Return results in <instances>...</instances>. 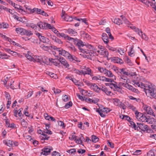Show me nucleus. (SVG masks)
<instances>
[{
    "mask_svg": "<svg viewBox=\"0 0 156 156\" xmlns=\"http://www.w3.org/2000/svg\"><path fill=\"white\" fill-rule=\"evenodd\" d=\"M133 83L135 86L143 88L146 95L148 94L151 97V98L156 99V87L155 86H153L149 84H144L140 81H137L135 80L133 81Z\"/></svg>",
    "mask_w": 156,
    "mask_h": 156,
    "instance_id": "obj_1",
    "label": "nucleus"
},
{
    "mask_svg": "<svg viewBox=\"0 0 156 156\" xmlns=\"http://www.w3.org/2000/svg\"><path fill=\"white\" fill-rule=\"evenodd\" d=\"M56 51L58 52L59 55H62L65 57L69 59L70 54L68 52L62 49L61 48H58L55 47V49Z\"/></svg>",
    "mask_w": 156,
    "mask_h": 156,
    "instance_id": "obj_2",
    "label": "nucleus"
},
{
    "mask_svg": "<svg viewBox=\"0 0 156 156\" xmlns=\"http://www.w3.org/2000/svg\"><path fill=\"white\" fill-rule=\"evenodd\" d=\"M135 114L136 118L139 121L146 122L147 117L138 112H136Z\"/></svg>",
    "mask_w": 156,
    "mask_h": 156,
    "instance_id": "obj_3",
    "label": "nucleus"
},
{
    "mask_svg": "<svg viewBox=\"0 0 156 156\" xmlns=\"http://www.w3.org/2000/svg\"><path fill=\"white\" fill-rule=\"evenodd\" d=\"M86 43L83 42L81 40L78 39L76 38V40L74 42V44L76 46L78 47L80 50V49H85V45Z\"/></svg>",
    "mask_w": 156,
    "mask_h": 156,
    "instance_id": "obj_4",
    "label": "nucleus"
},
{
    "mask_svg": "<svg viewBox=\"0 0 156 156\" xmlns=\"http://www.w3.org/2000/svg\"><path fill=\"white\" fill-rule=\"evenodd\" d=\"M52 150L53 148L52 147L49 146H46L42 149V152L41 153V155L42 154L45 155H48Z\"/></svg>",
    "mask_w": 156,
    "mask_h": 156,
    "instance_id": "obj_5",
    "label": "nucleus"
},
{
    "mask_svg": "<svg viewBox=\"0 0 156 156\" xmlns=\"http://www.w3.org/2000/svg\"><path fill=\"white\" fill-rule=\"evenodd\" d=\"M144 110L146 111V112L148 114L153 116L156 118V115H155L153 112V110L151 107L147 105H145L143 106Z\"/></svg>",
    "mask_w": 156,
    "mask_h": 156,
    "instance_id": "obj_6",
    "label": "nucleus"
},
{
    "mask_svg": "<svg viewBox=\"0 0 156 156\" xmlns=\"http://www.w3.org/2000/svg\"><path fill=\"white\" fill-rule=\"evenodd\" d=\"M62 18L65 20L67 22H71L73 20V18L70 16L65 13V11L63 10H62V15H61Z\"/></svg>",
    "mask_w": 156,
    "mask_h": 156,
    "instance_id": "obj_7",
    "label": "nucleus"
},
{
    "mask_svg": "<svg viewBox=\"0 0 156 156\" xmlns=\"http://www.w3.org/2000/svg\"><path fill=\"white\" fill-rule=\"evenodd\" d=\"M82 74L85 76V75H89L91 76H93V72L91 69L89 67H87L85 70H81Z\"/></svg>",
    "mask_w": 156,
    "mask_h": 156,
    "instance_id": "obj_8",
    "label": "nucleus"
},
{
    "mask_svg": "<svg viewBox=\"0 0 156 156\" xmlns=\"http://www.w3.org/2000/svg\"><path fill=\"white\" fill-rule=\"evenodd\" d=\"M36 35L38 37L40 41L44 43H47L48 39L45 38L44 36H42V34L39 33H37L36 34Z\"/></svg>",
    "mask_w": 156,
    "mask_h": 156,
    "instance_id": "obj_9",
    "label": "nucleus"
},
{
    "mask_svg": "<svg viewBox=\"0 0 156 156\" xmlns=\"http://www.w3.org/2000/svg\"><path fill=\"white\" fill-rule=\"evenodd\" d=\"M122 83V85L129 90H131L135 93H137L138 91L137 89L133 87L132 86L129 84L128 83L124 84V83Z\"/></svg>",
    "mask_w": 156,
    "mask_h": 156,
    "instance_id": "obj_10",
    "label": "nucleus"
},
{
    "mask_svg": "<svg viewBox=\"0 0 156 156\" xmlns=\"http://www.w3.org/2000/svg\"><path fill=\"white\" fill-rule=\"evenodd\" d=\"M139 129L141 130L144 131L148 129V126L143 123H137Z\"/></svg>",
    "mask_w": 156,
    "mask_h": 156,
    "instance_id": "obj_11",
    "label": "nucleus"
},
{
    "mask_svg": "<svg viewBox=\"0 0 156 156\" xmlns=\"http://www.w3.org/2000/svg\"><path fill=\"white\" fill-rule=\"evenodd\" d=\"M50 37L51 39L54 42L59 44H62V41L60 39L57 37L55 36L51 35Z\"/></svg>",
    "mask_w": 156,
    "mask_h": 156,
    "instance_id": "obj_12",
    "label": "nucleus"
},
{
    "mask_svg": "<svg viewBox=\"0 0 156 156\" xmlns=\"http://www.w3.org/2000/svg\"><path fill=\"white\" fill-rule=\"evenodd\" d=\"M85 49H87L86 50L94 51H95V49L93 46L88 43H85Z\"/></svg>",
    "mask_w": 156,
    "mask_h": 156,
    "instance_id": "obj_13",
    "label": "nucleus"
},
{
    "mask_svg": "<svg viewBox=\"0 0 156 156\" xmlns=\"http://www.w3.org/2000/svg\"><path fill=\"white\" fill-rule=\"evenodd\" d=\"M119 72L121 74L120 75L128 76L130 75V73L126 69L122 68L119 69Z\"/></svg>",
    "mask_w": 156,
    "mask_h": 156,
    "instance_id": "obj_14",
    "label": "nucleus"
},
{
    "mask_svg": "<svg viewBox=\"0 0 156 156\" xmlns=\"http://www.w3.org/2000/svg\"><path fill=\"white\" fill-rule=\"evenodd\" d=\"M60 58H59V59H58L50 58H48V60L51 62L53 63L55 66H58L60 63Z\"/></svg>",
    "mask_w": 156,
    "mask_h": 156,
    "instance_id": "obj_15",
    "label": "nucleus"
},
{
    "mask_svg": "<svg viewBox=\"0 0 156 156\" xmlns=\"http://www.w3.org/2000/svg\"><path fill=\"white\" fill-rule=\"evenodd\" d=\"M90 88L97 92H99V91L101 90V88H99L98 86L95 83H92L90 86Z\"/></svg>",
    "mask_w": 156,
    "mask_h": 156,
    "instance_id": "obj_16",
    "label": "nucleus"
},
{
    "mask_svg": "<svg viewBox=\"0 0 156 156\" xmlns=\"http://www.w3.org/2000/svg\"><path fill=\"white\" fill-rule=\"evenodd\" d=\"M85 98V101L86 102L88 103H93L94 104L97 103L98 102L99 100L97 98H94V100L87 98Z\"/></svg>",
    "mask_w": 156,
    "mask_h": 156,
    "instance_id": "obj_17",
    "label": "nucleus"
},
{
    "mask_svg": "<svg viewBox=\"0 0 156 156\" xmlns=\"http://www.w3.org/2000/svg\"><path fill=\"white\" fill-rule=\"evenodd\" d=\"M60 63L63 65L66 68H68L69 65L66 60L63 57L61 58Z\"/></svg>",
    "mask_w": 156,
    "mask_h": 156,
    "instance_id": "obj_18",
    "label": "nucleus"
},
{
    "mask_svg": "<svg viewBox=\"0 0 156 156\" xmlns=\"http://www.w3.org/2000/svg\"><path fill=\"white\" fill-rule=\"evenodd\" d=\"M40 47L46 51L52 48L54 49H55L56 47L55 46H46L44 45V44H41L40 45Z\"/></svg>",
    "mask_w": 156,
    "mask_h": 156,
    "instance_id": "obj_19",
    "label": "nucleus"
},
{
    "mask_svg": "<svg viewBox=\"0 0 156 156\" xmlns=\"http://www.w3.org/2000/svg\"><path fill=\"white\" fill-rule=\"evenodd\" d=\"M105 75L109 77L115 78V76L110 71L107 70Z\"/></svg>",
    "mask_w": 156,
    "mask_h": 156,
    "instance_id": "obj_20",
    "label": "nucleus"
},
{
    "mask_svg": "<svg viewBox=\"0 0 156 156\" xmlns=\"http://www.w3.org/2000/svg\"><path fill=\"white\" fill-rule=\"evenodd\" d=\"M102 38L105 43L107 44L109 42L108 37L106 34L103 33L102 34Z\"/></svg>",
    "mask_w": 156,
    "mask_h": 156,
    "instance_id": "obj_21",
    "label": "nucleus"
},
{
    "mask_svg": "<svg viewBox=\"0 0 156 156\" xmlns=\"http://www.w3.org/2000/svg\"><path fill=\"white\" fill-rule=\"evenodd\" d=\"M70 61L75 62H80L78 58L74 56H73L70 55L68 59Z\"/></svg>",
    "mask_w": 156,
    "mask_h": 156,
    "instance_id": "obj_22",
    "label": "nucleus"
},
{
    "mask_svg": "<svg viewBox=\"0 0 156 156\" xmlns=\"http://www.w3.org/2000/svg\"><path fill=\"white\" fill-rule=\"evenodd\" d=\"M24 30V29L19 27L16 28L15 29V31L17 34L21 35H23Z\"/></svg>",
    "mask_w": 156,
    "mask_h": 156,
    "instance_id": "obj_23",
    "label": "nucleus"
},
{
    "mask_svg": "<svg viewBox=\"0 0 156 156\" xmlns=\"http://www.w3.org/2000/svg\"><path fill=\"white\" fill-rule=\"evenodd\" d=\"M113 60L114 61V62L119 63L120 64L123 63V61L121 58L117 57H114Z\"/></svg>",
    "mask_w": 156,
    "mask_h": 156,
    "instance_id": "obj_24",
    "label": "nucleus"
},
{
    "mask_svg": "<svg viewBox=\"0 0 156 156\" xmlns=\"http://www.w3.org/2000/svg\"><path fill=\"white\" fill-rule=\"evenodd\" d=\"M67 32L70 35H73L76 36L77 35V32L71 29H69L67 30Z\"/></svg>",
    "mask_w": 156,
    "mask_h": 156,
    "instance_id": "obj_25",
    "label": "nucleus"
},
{
    "mask_svg": "<svg viewBox=\"0 0 156 156\" xmlns=\"http://www.w3.org/2000/svg\"><path fill=\"white\" fill-rule=\"evenodd\" d=\"M101 55H103L104 56L108 57V52L107 50L105 49L104 48H102L100 50Z\"/></svg>",
    "mask_w": 156,
    "mask_h": 156,
    "instance_id": "obj_26",
    "label": "nucleus"
},
{
    "mask_svg": "<svg viewBox=\"0 0 156 156\" xmlns=\"http://www.w3.org/2000/svg\"><path fill=\"white\" fill-rule=\"evenodd\" d=\"M37 26L40 28L43 29L46 28V23L40 22L37 23Z\"/></svg>",
    "mask_w": 156,
    "mask_h": 156,
    "instance_id": "obj_27",
    "label": "nucleus"
},
{
    "mask_svg": "<svg viewBox=\"0 0 156 156\" xmlns=\"http://www.w3.org/2000/svg\"><path fill=\"white\" fill-rule=\"evenodd\" d=\"M4 143L7 146L10 147L13 146V142L10 140H4Z\"/></svg>",
    "mask_w": 156,
    "mask_h": 156,
    "instance_id": "obj_28",
    "label": "nucleus"
},
{
    "mask_svg": "<svg viewBox=\"0 0 156 156\" xmlns=\"http://www.w3.org/2000/svg\"><path fill=\"white\" fill-rule=\"evenodd\" d=\"M9 27V25L7 23L5 22L0 23V28L7 29Z\"/></svg>",
    "mask_w": 156,
    "mask_h": 156,
    "instance_id": "obj_29",
    "label": "nucleus"
},
{
    "mask_svg": "<svg viewBox=\"0 0 156 156\" xmlns=\"http://www.w3.org/2000/svg\"><path fill=\"white\" fill-rule=\"evenodd\" d=\"M80 51L83 53H85L87 54H89L90 56H91L94 51H90L86 50V49H80Z\"/></svg>",
    "mask_w": 156,
    "mask_h": 156,
    "instance_id": "obj_30",
    "label": "nucleus"
},
{
    "mask_svg": "<svg viewBox=\"0 0 156 156\" xmlns=\"http://www.w3.org/2000/svg\"><path fill=\"white\" fill-rule=\"evenodd\" d=\"M24 55L28 59L32 61L33 57L32 56V54L30 52L28 51L27 54H25Z\"/></svg>",
    "mask_w": 156,
    "mask_h": 156,
    "instance_id": "obj_31",
    "label": "nucleus"
},
{
    "mask_svg": "<svg viewBox=\"0 0 156 156\" xmlns=\"http://www.w3.org/2000/svg\"><path fill=\"white\" fill-rule=\"evenodd\" d=\"M112 101L114 104L117 106H119L121 102L119 99L117 98L113 99Z\"/></svg>",
    "mask_w": 156,
    "mask_h": 156,
    "instance_id": "obj_32",
    "label": "nucleus"
},
{
    "mask_svg": "<svg viewBox=\"0 0 156 156\" xmlns=\"http://www.w3.org/2000/svg\"><path fill=\"white\" fill-rule=\"evenodd\" d=\"M33 34V33L31 31L24 29L23 31V35L30 36L32 35Z\"/></svg>",
    "mask_w": 156,
    "mask_h": 156,
    "instance_id": "obj_33",
    "label": "nucleus"
},
{
    "mask_svg": "<svg viewBox=\"0 0 156 156\" xmlns=\"http://www.w3.org/2000/svg\"><path fill=\"white\" fill-rule=\"evenodd\" d=\"M44 59L45 60H46L45 57L42 58L41 57L39 56L37 60H36V62H38L41 63L42 62L44 63L45 62V61L44 60Z\"/></svg>",
    "mask_w": 156,
    "mask_h": 156,
    "instance_id": "obj_34",
    "label": "nucleus"
},
{
    "mask_svg": "<svg viewBox=\"0 0 156 156\" xmlns=\"http://www.w3.org/2000/svg\"><path fill=\"white\" fill-rule=\"evenodd\" d=\"M101 90L104 92L107 95H110L112 93V92L110 91H108L107 88H106L102 87V88H101Z\"/></svg>",
    "mask_w": 156,
    "mask_h": 156,
    "instance_id": "obj_35",
    "label": "nucleus"
},
{
    "mask_svg": "<svg viewBox=\"0 0 156 156\" xmlns=\"http://www.w3.org/2000/svg\"><path fill=\"white\" fill-rule=\"evenodd\" d=\"M97 69L101 73L105 74L107 69L105 68H104L101 67L99 66L97 67Z\"/></svg>",
    "mask_w": 156,
    "mask_h": 156,
    "instance_id": "obj_36",
    "label": "nucleus"
},
{
    "mask_svg": "<svg viewBox=\"0 0 156 156\" xmlns=\"http://www.w3.org/2000/svg\"><path fill=\"white\" fill-rule=\"evenodd\" d=\"M14 18L17 20L23 23H25V19L24 18H21L20 17H19L17 16H15Z\"/></svg>",
    "mask_w": 156,
    "mask_h": 156,
    "instance_id": "obj_37",
    "label": "nucleus"
},
{
    "mask_svg": "<svg viewBox=\"0 0 156 156\" xmlns=\"http://www.w3.org/2000/svg\"><path fill=\"white\" fill-rule=\"evenodd\" d=\"M113 22L115 24H116L118 25H120L122 23V21L121 20L118 18H116L114 20V21H113Z\"/></svg>",
    "mask_w": 156,
    "mask_h": 156,
    "instance_id": "obj_38",
    "label": "nucleus"
},
{
    "mask_svg": "<svg viewBox=\"0 0 156 156\" xmlns=\"http://www.w3.org/2000/svg\"><path fill=\"white\" fill-rule=\"evenodd\" d=\"M42 10L41 9L37 8H34L32 11V12H36L37 13L41 14V12Z\"/></svg>",
    "mask_w": 156,
    "mask_h": 156,
    "instance_id": "obj_39",
    "label": "nucleus"
},
{
    "mask_svg": "<svg viewBox=\"0 0 156 156\" xmlns=\"http://www.w3.org/2000/svg\"><path fill=\"white\" fill-rule=\"evenodd\" d=\"M133 46L132 45L130 48V51L129 52V55L131 57H133L134 55V51H133Z\"/></svg>",
    "mask_w": 156,
    "mask_h": 156,
    "instance_id": "obj_40",
    "label": "nucleus"
},
{
    "mask_svg": "<svg viewBox=\"0 0 156 156\" xmlns=\"http://www.w3.org/2000/svg\"><path fill=\"white\" fill-rule=\"evenodd\" d=\"M21 124L23 127H26L27 126V123L26 121L24 119H20Z\"/></svg>",
    "mask_w": 156,
    "mask_h": 156,
    "instance_id": "obj_41",
    "label": "nucleus"
},
{
    "mask_svg": "<svg viewBox=\"0 0 156 156\" xmlns=\"http://www.w3.org/2000/svg\"><path fill=\"white\" fill-rule=\"evenodd\" d=\"M92 140L93 142L96 143L99 140V138L96 136L93 135L92 136Z\"/></svg>",
    "mask_w": 156,
    "mask_h": 156,
    "instance_id": "obj_42",
    "label": "nucleus"
},
{
    "mask_svg": "<svg viewBox=\"0 0 156 156\" xmlns=\"http://www.w3.org/2000/svg\"><path fill=\"white\" fill-rule=\"evenodd\" d=\"M65 39L69 41H73L74 42L75 41V40H76V38H72L69 36L68 35H66V38Z\"/></svg>",
    "mask_w": 156,
    "mask_h": 156,
    "instance_id": "obj_43",
    "label": "nucleus"
},
{
    "mask_svg": "<svg viewBox=\"0 0 156 156\" xmlns=\"http://www.w3.org/2000/svg\"><path fill=\"white\" fill-rule=\"evenodd\" d=\"M127 76L124 75H120L121 79L122 80L121 81L124 82L126 83L127 82Z\"/></svg>",
    "mask_w": 156,
    "mask_h": 156,
    "instance_id": "obj_44",
    "label": "nucleus"
},
{
    "mask_svg": "<svg viewBox=\"0 0 156 156\" xmlns=\"http://www.w3.org/2000/svg\"><path fill=\"white\" fill-rule=\"evenodd\" d=\"M10 57V56L7 55L5 54H2L1 56H0V58L2 59H6Z\"/></svg>",
    "mask_w": 156,
    "mask_h": 156,
    "instance_id": "obj_45",
    "label": "nucleus"
},
{
    "mask_svg": "<svg viewBox=\"0 0 156 156\" xmlns=\"http://www.w3.org/2000/svg\"><path fill=\"white\" fill-rule=\"evenodd\" d=\"M72 102L71 101H69V102L66 103L65 106V107L66 108H69L72 106Z\"/></svg>",
    "mask_w": 156,
    "mask_h": 156,
    "instance_id": "obj_46",
    "label": "nucleus"
},
{
    "mask_svg": "<svg viewBox=\"0 0 156 156\" xmlns=\"http://www.w3.org/2000/svg\"><path fill=\"white\" fill-rule=\"evenodd\" d=\"M72 71L73 72H74L75 73H76L77 74L79 75H82V72L81 70H79L78 69H73L72 70Z\"/></svg>",
    "mask_w": 156,
    "mask_h": 156,
    "instance_id": "obj_47",
    "label": "nucleus"
},
{
    "mask_svg": "<svg viewBox=\"0 0 156 156\" xmlns=\"http://www.w3.org/2000/svg\"><path fill=\"white\" fill-rule=\"evenodd\" d=\"M96 111L98 112L100 115L102 117H104L105 116V114H103V112L101 111V109L99 110V109L97 110Z\"/></svg>",
    "mask_w": 156,
    "mask_h": 156,
    "instance_id": "obj_48",
    "label": "nucleus"
},
{
    "mask_svg": "<svg viewBox=\"0 0 156 156\" xmlns=\"http://www.w3.org/2000/svg\"><path fill=\"white\" fill-rule=\"evenodd\" d=\"M148 117V118L147 117V118L146 122H147L149 124H152L153 118H150L149 116Z\"/></svg>",
    "mask_w": 156,
    "mask_h": 156,
    "instance_id": "obj_49",
    "label": "nucleus"
},
{
    "mask_svg": "<svg viewBox=\"0 0 156 156\" xmlns=\"http://www.w3.org/2000/svg\"><path fill=\"white\" fill-rule=\"evenodd\" d=\"M83 37L84 38H86L87 39H89L90 38L89 35L85 33L84 31H82Z\"/></svg>",
    "mask_w": 156,
    "mask_h": 156,
    "instance_id": "obj_50",
    "label": "nucleus"
},
{
    "mask_svg": "<svg viewBox=\"0 0 156 156\" xmlns=\"http://www.w3.org/2000/svg\"><path fill=\"white\" fill-rule=\"evenodd\" d=\"M72 81L75 85H78V86H81L80 82L76 80V79L74 78Z\"/></svg>",
    "mask_w": 156,
    "mask_h": 156,
    "instance_id": "obj_51",
    "label": "nucleus"
},
{
    "mask_svg": "<svg viewBox=\"0 0 156 156\" xmlns=\"http://www.w3.org/2000/svg\"><path fill=\"white\" fill-rule=\"evenodd\" d=\"M49 75L51 77L53 78L54 79H56L57 78V76L56 74L53 73H52L51 72L49 73Z\"/></svg>",
    "mask_w": 156,
    "mask_h": 156,
    "instance_id": "obj_52",
    "label": "nucleus"
},
{
    "mask_svg": "<svg viewBox=\"0 0 156 156\" xmlns=\"http://www.w3.org/2000/svg\"><path fill=\"white\" fill-rule=\"evenodd\" d=\"M76 96L78 97V98L80 100L83 101H85V98H86L85 97H83V96H81L80 94L77 93L76 94Z\"/></svg>",
    "mask_w": 156,
    "mask_h": 156,
    "instance_id": "obj_53",
    "label": "nucleus"
},
{
    "mask_svg": "<svg viewBox=\"0 0 156 156\" xmlns=\"http://www.w3.org/2000/svg\"><path fill=\"white\" fill-rule=\"evenodd\" d=\"M58 124L59 126H62V128H65V124L62 121H59L58 122Z\"/></svg>",
    "mask_w": 156,
    "mask_h": 156,
    "instance_id": "obj_54",
    "label": "nucleus"
},
{
    "mask_svg": "<svg viewBox=\"0 0 156 156\" xmlns=\"http://www.w3.org/2000/svg\"><path fill=\"white\" fill-rule=\"evenodd\" d=\"M141 150H136L134 152L133 155H138L140 154L141 153Z\"/></svg>",
    "mask_w": 156,
    "mask_h": 156,
    "instance_id": "obj_55",
    "label": "nucleus"
},
{
    "mask_svg": "<svg viewBox=\"0 0 156 156\" xmlns=\"http://www.w3.org/2000/svg\"><path fill=\"white\" fill-rule=\"evenodd\" d=\"M106 48H108L109 50L112 51H115L116 50L115 48L112 47L108 45H107Z\"/></svg>",
    "mask_w": 156,
    "mask_h": 156,
    "instance_id": "obj_56",
    "label": "nucleus"
},
{
    "mask_svg": "<svg viewBox=\"0 0 156 156\" xmlns=\"http://www.w3.org/2000/svg\"><path fill=\"white\" fill-rule=\"evenodd\" d=\"M141 34V37L143 39L146 41H147L148 40V37L145 34H143L142 33Z\"/></svg>",
    "mask_w": 156,
    "mask_h": 156,
    "instance_id": "obj_57",
    "label": "nucleus"
},
{
    "mask_svg": "<svg viewBox=\"0 0 156 156\" xmlns=\"http://www.w3.org/2000/svg\"><path fill=\"white\" fill-rule=\"evenodd\" d=\"M43 136L42 137V139H41V141H43L44 140H48L49 138V136H48L47 135L45 134L44 133Z\"/></svg>",
    "mask_w": 156,
    "mask_h": 156,
    "instance_id": "obj_58",
    "label": "nucleus"
},
{
    "mask_svg": "<svg viewBox=\"0 0 156 156\" xmlns=\"http://www.w3.org/2000/svg\"><path fill=\"white\" fill-rule=\"evenodd\" d=\"M2 9L6 11H8V8L0 5V12Z\"/></svg>",
    "mask_w": 156,
    "mask_h": 156,
    "instance_id": "obj_59",
    "label": "nucleus"
},
{
    "mask_svg": "<svg viewBox=\"0 0 156 156\" xmlns=\"http://www.w3.org/2000/svg\"><path fill=\"white\" fill-rule=\"evenodd\" d=\"M62 100L65 102H66L68 101V98L67 95H65L62 96Z\"/></svg>",
    "mask_w": 156,
    "mask_h": 156,
    "instance_id": "obj_60",
    "label": "nucleus"
},
{
    "mask_svg": "<svg viewBox=\"0 0 156 156\" xmlns=\"http://www.w3.org/2000/svg\"><path fill=\"white\" fill-rule=\"evenodd\" d=\"M128 106L130 109H132L133 111H135V113L136 112H138L136 110V108L133 105H129Z\"/></svg>",
    "mask_w": 156,
    "mask_h": 156,
    "instance_id": "obj_61",
    "label": "nucleus"
},
{
    "mask_svg": "<svg viewBox=\"0 0 156 156\" xmlns=\"http://www.w3.org/2000/svg\"><path fill=\"white\" fill-rule=\"evenodd\" d=\"M5 98L9 100L11 99L9 93L5 91Z\"/></svg>",
    "mask_w": 156,
    "mask_h": 156,
    "instance_id": "obj_62",
    "label": "nucleus"
},
{
    "mask_svg": "<svg viewBox=\"0 0 156 156\" xmlns=\"http://www.w3.org/2000/svg\"><path fill=\"white\" fill-rule=\"evenodd\" d=\"M125 62L128 64L130 66H131L133 64L131 62V60L128 58H126L125 60Z\"/></svg>",
    "mask_w": 156,
    "mask_h": 156,
    "instance_id": "obj_63",
    "label": "nucleus"
},
{
    "mask_svg": "<svg viewBox=\"0 0 156 156\" xmlns=\"http://www.w3.org/2000/svg\"><path fill=\"white\" fill-rule=\"evenodd\" d=\"M60 154L56 151H55L53 152L52 154V156H60Z\"/></svg>",
    "mask_w": 156,
    "mask_h": 156,
    "instance_id": "obj_64",
    "label": "nucleus"
}]
</instances>
